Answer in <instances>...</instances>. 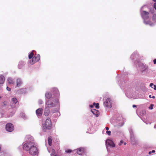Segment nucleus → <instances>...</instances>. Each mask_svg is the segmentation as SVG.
<instances>
[{"label": "nucleus", "instance_id": "obj_6", "mask_svg": "<svg viewBox=\"0 0 156 156\" xmlns=\"http://www.w3.org/2000/svg\"><path fill=\"white\" fill-rule=\"evenodd\" d=\"M58 101H52L51 100H49L46 102V104L47 107H54L55 105L58 103Z\"/></svg>", "mask_w": 156, "mask_h": 156}, {"label": "nucleus", "instance_id": "obj_40", "mask_svg": "<svg viewBox=\"0 0 156 156\" xmlns=\"http://www.w3.org/2000/svg\"><path fill=\"white\" fill-rule=\"evenodd\" d=\"M152 98H155V97L154 96H153L152 97Z\"/></svg>", "mask_w": 156, "mask_h": 156}, {"label": "nucleus", "instance_id": "obj_5", "mask_svg": "<svg viewBox=\"0 0 156 156\" xmlns=\"http://www.w3.org/2000/svg\"><path fill=\"white\" fill-rule=\"evenodd\" d=\"M40 58V56L39 55H35L32 59L30 60V64L33 65L39 61Z\"/></svg>", "mask_w": 156, "mask_h": 156}, {"label": "nucleus", "instance_id": "obj_19", "mask_svg": "<svg viewBox=\"0 0 156 156\" xmlns=\"http://www.w3.org/2000/svg\"><path fill=\"white\" fill-rule=\"evenodd\" d=\"M12 101L13 102V103L16 104L17 102V99L15 98H12Z\"/></svg>", "mask_w": 156, "mask_h": 156}, {"label": "nucleus", "instance_id": "obj_46", "mask_svg": "<svg viewBox=\"0 0 156 156\" xmlns=\"http://www.w3.org/2000/svg\"><path fill=\"white\" fill-rule=\"evenodd\" d=\"M154 127L155 128V126H154Z\"/></svg>", "mask_w": 156, "mask_h": 156}, {"label": "nucleus", "instance_id": "obj_4", "mask_svg": "<svg viewBox=\"0 0 156 156\" xmlns=\"http://www.w3.org/2000/svg\"><path fill=\"white\" fill-rule=\"evenodd\" d=\"M106 146L108 150L109 147H115V144L111 140L107 139L106 141Z\"/></svg>", "mask_w": 156, "mask_h": 156}, {"label": "nucleus", "instance_id": "obj_18", "mask_svg": "<svg viewBox=\"0 0 156 156\" xmlns=\"http://www.w3.org/2000/svg\"><path fill=\"white\" fill-rule=\"evenodd\" d=\"M150 86L152 88H154V90H156V85H154L153 83H151L150 84Z\"/></svg>", "mask_w": 156, "mask_h": 156}, {"label": "nucleus", "instance_id": "obj_28", "mask_svg": "<svg viewBox=\"0 0 156 156\" xmlns=\"http://www.w3.org/2000/svg\"><path fill=\"white\" fill-rule=\"evenodd\" d=\"M106 133L108 134V135H111V132L110 131H107L106 132Z\"/></svg>", "mask_w": 156, "mask_h": 156}, {"label": "nucleus", "instance_id": "obj_32", "mask_svg": "<svg viewBox=\"0 0 156 156\" xmlns=\"http://www.w3.org/2000/svg\"><path fill=\"white\" fill-rule=\"evenodd\" d=\"M123 125V123H121V124H120L119 125H118V126H122Z\"/></svg>", "mask_w": 156, "mask_h": 156}, {"label": "nucleus", "instance_id": "obj_34", "mask_svg": "<svg viewBox=\"0 0 156 156\" xmlns=\"http://www.w3.org/2000/svg\"><path fill=\"white\" fill-rule=\"evenodd\" d=\"M133 108H135L136 107V106L135 105H133Z\"/></svg>", "mask_w": 156, "mask_h": 156}, {"label": "nucleus", "instance_id": "obj_17", "mask_svg": "<svg viewBox=\"0 0 156 156\" xmlns=\"http://www.w3.org/2000/svg\"><path fill=\"white\" fill-rule=\"evenodd\" d=\"M52 139L50 137H48V142L49 146H51L52 143Z\"/></svg>", "mask_w": 156, "mask_h": 156}, {"label": "nucleus", "instance_id": "obj_2", "mask_svg": "<svg viewBox=\"0 0 156 156\" xmlns=\"http://www.w3.org/2000/svg\"><path fill=\"white\" fill-rule=\"evenodd\" d=\"M141 15L144 20V22L146 24L150 25V26H152L153 24L152 23H151L149 22H147L146 20L147 19L148 17V14L149 13L146 12L145 11H141Z\"/></svg>", "mask_w": 156, "mask_h": 156}, {"label": "nucleus", "instance_id": "obj_10", "mask_svg": "<svg viewBox=\"0 0 156 156\" xmlns=\"http://www.w3.org/2000/svg\"><path fill=\"white\" fill-rule=\"evenodd\" d=\"M92 112L95 115L96 117H98L99 115V112L98 111L95 109H92L91 110Z\"/></svg>", "mask_w": 156, "mask_h": 156}, {"label": "nucleus", "instance_id": "obj_25", "mask_svg": "<svg viewBox=\"0 0 156 156\" xmlns=\"http://www.w3.org/2000/svg\"><path fill=\"white\" fill-rule=\"evenodd\" d=\"M99 104L98 103H97L95 105V107L96 108H99Z\"/></svg>", "mask_w": 156, "mask_h": 156}, {"label": "nucleus", "instance_id": "obj_27", "mask_svg": "<svg viewBox=\"0 0 156 156\" xmlns=\"http://www.w3.org/2000/svg\"><path fill=\"white\" fill-rule=\"evenodd\" d=\"M23 64V63L22 62H20L19 64V67L20 68H21V67L20 66V65H22Z\"/></svg>", "mask_w": 156, "mask_h": 156}, {"label": "nucleus", "instance_id": "obj_8", "mask_svg": "<svg viewBox=\"0 0 156 156\" xmlns=\"http://www.w3.org/2000/svg\"><path fill=\"white\" fill-rule=\"evenodd\" d=\"M104 105L105 106L108 108H111L112 107V104L110 99L107 98L106 99L104 102Z\"/></svg>", "mask_w": 156, "mask_h": 156}, {"label": "nucleus", "instance_id": "obj_30", "mask_svg": "<svg viewBox=\"0 0 156 156\" xmlns=\"http://www.w3.org/2000/svg\"><path fill=\"white\" fill-rule=\"evenodd\" d=\"M6 89L7 90H8L9 91H10V90H11V88H10L8 87H7Z\"/></svg>", "mask_w": 156, "mask_h": 156}, {"label": "nucleus", "instance_id": "obj_24", "mask_svg": "<svg viewBox=\"0 0 156 156\" xmlns=\"http://www.w3.org/2000/svg\"><path fill=\"white\" fill-rule=\"evenodd\" d=\"M153 20H155L156 19V15L154 14L152 18Z\"/></svg>", "mask_w": 156, "mask_h": 156}, {"label": "nucleus", "instance_id": "obj_21", "mask_svg": "<svg viewBox=\"0 0 156 156\" xmlns=\"http://www.w3.org/2000/svg\"><path fill=\"white\" fill-rule=\"evenodd\" d=\"M55 154V151L54 150L52 149V153L51 154V155H53Z\"/></svg>", "mask_w": 156, "mask_h": 156}, {"label": "nucleus", "instance_id": "obj_11", "mask_svg": "<svg viewBox=\"0 0 156 156\" xmlns=\"http://www.w3.org/2000/svg\"><path fill=\"white\" fill-rule=\"evenodd\" d=\"M5 78L4 77L2 76H0V84H2L4 82Z\"/></svg>", "mask_w": 156, "mask_h": 156}, {"label": "nucleus", "instance_id": "obj_15", "mask_svg": "<svg viewBox=\"0 0 156 156\" xmlns=\"http://www.w3.org/2000/svg\"><path fill=\"white\" fill-rule=\"evenodd\" d=\"M45 96L47 99H50L52 96L51 94L50 93L47 92L45 94Z\"/></svg>", "mask_w": 156, "mask_h": 156}, {"label": "nucleus", "instance_id": "obj_23", "mask_svg": "<svg viewBox=\"0 0 156 156\" xmlns=\"http://www.w3.org/2000/svg\"><path fill=\"white\" fill-rule=\"evenodd\" d=\"M72 151L70 150H68L65 151V152L66 153H70Z\"/></svg>", "mask_w": 156, "mask_h": 156}, {"label": "nucleus", "instance_id": "obj_45", "mask_svg": "<svg viewBox=\"0 0 156 156\" xmlns=\"http://www.w3.org/2000/svg\"><path fill=\"white\" fill-rule=\"evenodd\" d=\"M1 98V97L0 96V99Z\"/></svg>", "mask_w": 156, "mask_h": 156}, {"label": "nucleus", "instance_id": "obj_13", "mask_svg": "<svg viewBox=\"0 0 156 156\" xmlns=\"http://www.w3.org/2000/svg\"><path fill=\"white\" fill-rule=\"evenodd\" d=\"M22 83V81L20 79H18L16 80V86L18 87L20 86Z\"/></svg>", "mask_w": 156, "mask_h": 156}, {"label": "nucleus", "instance_id": "obj_41", "mask_svg": "<svg viewBox=\"0 0 156 156\" xmlns=\"http://www.w3.org/2000/svg\"><path fill=\"white\" fill-rule=\"evenodd\" d=\"M96 104L95 103H93V105H95H95H96Z\"/></svg>", "mask_w": 156, "mask_h": 156}, {"label": "nucleus", "instance_id": "obj_39", "mask_svg": "<svg viewBox=\"0 0 156 156\" xmlns=\"http://www.w3.org/2000/svg\"><path fill=\"white\" fill-rule=\"evenodd\" d=\"M149 97L150 98H152V97H151V95H149Z\"/></svg>", "mask_w": 156, "mask_h": 156}, {"label": "nucleus", "instance_id": "obj_44", "mask_svg": "<svg viewBox=\"0 0 156 156\" xmlns=\"http://www.w3.org/2000/svg\"><path fill=\"white\" fill-rule=\"evenodd\" d=\"M1 147H0V151H1Z\"/></svg>", "mask_w": 156, "mask_h": 156}, {"label": "nucleus", "instance_id": "obj_12", "mask_svg": "<svg viewBox=\"0 0 156 156\" xmlns=\"http://www.w3.org/2000/svg\"><path fill=\"white\" fill-rule=\"evenodd\" d=\"M49 114V111L48 107H46L45 109L44 114L45 116H48Z\"/></svg>", "mask_w": 156, "mask_h": 156}, {"label": "nucleus", "instance_id": "obj_33", "mask_svg": "<svg viewBox=\"0 0 156 156\" xmlns=\"http://www.w3.org/2000/svg\"><path fill=\"white\" fill-rule=\"evenodd\" d=\"M154 64L156 63V59H155L154 60Z\"/></svg>", "mask_w": 156, "mask_h": 156}, {"label": "nucleus", "instance_id": "obj_35", "mask_svg": "<svg viewBox=\"0 0 156 156\" xmlns=\"http://www.w3.org/2000/svg\"><path fill=\"white\" fill-rule=\"evenodd\" d=\"M151 152L152 153H154L155 152V150H152V151H151Z\"/></svg>", "mask_w": 156, "mask_h": 156}, {"label": "nucleus", "instance_id": "obj_43", "mask_svg": "<svg viewBox=\"0 0 156 156\" xmlns=\"http://www.w3.org/2000/svg\"><path fill=\"white\" fill-rule=\"evenodd\" d=\"M124 144L125 145H126V143H124Z\"/></svg>", "mask_w": 156, "mask_h": 156}, {"label": "nucleus", "instance_id": "obj_31", "mask_svg": "<svg viewBox=\"0 0 156 156\" xmlns=\"http://www.w3.org/2000/svg\"><path fill=\"white\" fill-rule=\"evenodd\" d=\"M154 9L156 10V2L154 4Z\"/></svg>", "mask_w": 156, "mask_h": 156}, {"label": "nucleus", "instance_id": "obj_38", "mask_svg": "<svg viewBox=\"0 0 156 156\" xmlns=\"http://www.w3.org/2000/svg\"><path fill=\"white\" fill-rule=\"evenodd\" d=\"M151 153H152L151 151H149V153H149V154H151Z\"/></svg>", "mask_w": 156, "mask_h": 156}, {"label": "nucleus", "instance_id": "obj_9", "mask_svg": "<svg viewBox=\"0 0 156 156\" xmlns=\"http://www.w3.org/2000/svg\"><path fill=\"white\" fill-rule=\"evenodd\" d=\"M43 109L41 108H39L36 111V113L38 116H40L41 115Z\"/></svg>", "mask_w": 156, "mask_h": 156}, {"label": "nucleus", "instance_id": "obj_29", "mask_svg": "<svg viewBox=\"0 0 156 156\" xmlns=\"http://www.w3.org/2000/svg\"><path fill=\"white\" fill-rule=\"evenodd\" d=\"M123 143V141L122 140H121L120 142V143H119V145H121Z\"/></svg>", "mask_w": 156, "mask_h": 156}, {"label": "nucleus", "instance_id": "obj_36", "mask_svg": "<svg viewBox=\"0 0 156 156\" xmlns=\"http://www.w3.org/2000/svg\"><path fill=\"white\" fill-rule=\"evenodd\" d=\"M106 129L107 130H108L109 129V128L108 127H106Z\"/></svg>", "mask_w": 156, "mask_h": 156}, {"label": "nucleus", "instance_id": "obj_3", "mask_svg": "<svg viewBox=\"0 0 156 156\" xmlns=\"http://www.w3.org/2000/svg\"><path fill=\"white\" fill-rule=\"evenodd\" d=\"M43 128L44 131H46V129H50L51 126V123L50 119L49 118H48L46 120L45 122L43 124Z\"/></svg>", "mask_w": 156, "mask_h": 156}, {"label": "nucleus", "instance_id": "obj_42", "mask_svg": "<svg viewBox=\"0 0 156 156\" xmlns=\"http://www.w3.org/2000/svg\"><path fill=\"white\" fill-rule=\"evenodd\" d=\"M154 2H156V0H153Z\"/></svg>", "mask_w": 156, "mask_h": 156}, {"label": "nucleus", "instance_id": "obj_7", "mask_svg": "<svg viewBox=\"0 0 156 156\" xmlns=\"http://www.w3.org/2000/svg\"><path fill=\"white\" fill-rule=\"evenodd\" d=\"M5 129L7 131L9 132H11L13 130L14 127L12 124L8 123L6 125Z\"/></svg>", "mask_w": 156, "mask_h": 156}, {"label": "nucleus", "instance_id": "obj_26", "mask_svg": "<svg viewBox=\"0 0 156 156\" xmlns=\"http://www.w3.org/2000/svg\"><path fill=\"white\" fill-rule=\"evenodd\" d=\"M43 102L41 100H39L38 101V103L39 104H41L43 103Z\"/></svg>", "mask_w": 156, "mask_h": 156}, {"label": "nucleus", "instance_id": "obj_22", "mask_svg": "<svg viewBox=\"0 0 156 156\" xmlns=\"http://www.w3.org/2000/svg\"><path fill=\"white\" fill-rule=\"evenodd\" d=\"M153 106L154 105L153 104H151L150 106L148 108L149 109H153Z\"/></svg>", "mask_w": 156, "mask_h": 156}, {"label": "nucleus", "instance_id": "obj_1", "mask_svg": "<svg viewBox=\"0 0 156 156\" xmlns=\"http://www.w3.org/2000/svg\"><path fill=\"white\" fill-rule=\"evenodd\" d=\"M27 138L31 141L27 142L24 144L23 146V149L29 151V153L32 155H35L37 153V149L36 144L33 142L34 139L32 136H28Z\"/></svg>", "mask_w": 156, "mask_h": 156}, {"label": "nucleus", "instance_id": "obj_37", "mask_svg": "<svg viewBox=\"0 0 156 156\" xmlns=\"http://www.w3.org/2000/svg\"><path fill=\"white\" fill-rule=\"evenodd\" d=\"M90 107L91 108H93V105H90Z\"/></svg>", "mask_w": 156, "mask_h": 156}, {"label": "nucleus", "instance_id": "obj_16", "mask_svg": "<svg viewBox=\"0 0 156 156\" xmlns=\"http://www.w3.org/2000/svg\"><path fill=\"white\" fill-rule=\"evenodd\" d=\"M8 81L9 84H13L14 83L13 79L11 78H9L8 79Z\"/></svg>", "mask_w": 156, "mask_h": 156}, {"label": "nucleus", "instance_id": "obj_20", "mask_svg": "<svg viewBox=\"0 0 156 156\" xmlns=\"http://www.w3.org/2000/svg\"><path fill=\"white\" fill-rule=\"evenodd\" d=\"M34 55V53L33 52H31L29 55L28 57L29 59L31 58Z\"/></svg>", "mask_w": 156, "mask_h": 156}, {"label": "nucleus", "instance_id": "obj_14", "mask_svg": "<svg viewBox=\"0 0 156 156\" xmlns=\"http://www.w3.org/2000/svg\"><path fill=\"white\" fill-rule=\"evenodd\" d=\"M84 151V148H80L78 149L77 151V153L79 154H81Z\"/></svg>", "mask_w": 156, "mask_h": 156}]
</instances>
